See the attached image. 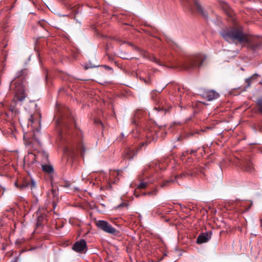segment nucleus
Returning <instances> with one entry per match:
<instances>
[{
	"label": "nucleus",
	"mask_w": 262,
	"mask_h": 262,
	"mask_svg": "<svg viewBox=\"0 0 262 262\" xmlns=\"http://www.w3.org/2000/svg\"><path fill=\"white\" fill-rule=\"evenodd\" d=\"M193 1H194V2H195V0H193Z\"/></svg>",
	"instance_id": "bb28decb"
},
{
	"label": "nucleus",
	"mask_w": 262,
	"mask_h": 262,
	"mask_svg": "<svg viewBox=\"0 0 262 262\" xmlns=\"http://www.w3.org/2000/svg\"><path fill=\"white\" fill-rule=\"evenodd\" d=\"M148 194L149 195H155L156 194V191L149 192L148 193Z\"/></svg>",
	"instance_id": "aec40b11"
},
{
	"label": "nucleus",
	"mask_w": 262,
	"mask_h": 262,
	"mask_svg": "<svg viewBox=\"0 0 262 262\" xmlns=\"http://www.w3.org/2000/svg\"><path fill=\"white\" fill-rule=\"evenodd\" d=\"M258 112L262 114V98H260L257 101Z\"/></svg>",
	"instance_id": "4468645a"
},
{
	"label": "nucleus",
	"mask_w": 262,
	"mask_h": 262,
	"mask_svg": "<svg viewBox=\"0 0 262 262\" xmlns=\"http://www.w3.org/2000/svg\"><path fill=\"white\" fill-rule=\"evenodd\" d=\"M177 179V177L174 179L170 178L168 180L164 181L163 183L161 185V187H164L169 186L171 184H173L175 182Z\"/></svg>",
	"instance_id": "9d476101"
},
{
	"label": "nucleus",
	"mask_w": 262,
	"mask_h": 262,
	"mask_svg": "<svg viewBox=\"0 0 262 262\" xmlns=\"http://www.w3.org/2000/svg\"><path fill=\"white\" fill-rule=\"evenodd\" d=\"M135 155V153L133 150H129L126 152L125 157L126 158L132 159L133 158Z\"/></svg>",
	"instance_id": "2eb2a0df"
},
{
	"label": "nucleus",
	"mask_w": 262,
	"mask_h": 262,
	"mask_svg": "<svg viewBox=\"0 0 262 262\" xmlns=\"http://www.w3.org/2000/svg\"><path fill=\"white\" fill-rule=\"evenodd\" d=\"M96 226L105 232L117 235L119 231L113 228L108 222L103 220H99L96 222Z\"/></svg>",
	"instance_id": "20e7f679"
},
{
	"label": "nucleus",
	"mask_w": 262,
	"mask_h": 262,
	"mask_svg": "<svg viewBox=\"0 0 262 262\" xmlns=\"http://www.w3.org/2000/svg\"><path fill=\"white\" fill-rule=\"evenodd\" d=\"M152 60L153 61H154L155 62H156V63H158V64H160V65H162V64L160 63V62L159 60V59H157L156 57H152Z\"/></svg>",
	"instance_id": "a211bd4d"
},
{
	"label": "nucleus",
	"mask_w": 262,
	"mask_h": 262,
	"mask_svg": "<svg viewBox=\"0 0 262 262\" xmlns=\"http://www.w3.org/2000/svg\"><path fill=\"white\" fill-rule=\"evenodd\" d=\"M198 15H201L204 19H207V14L206 12L203 9L201 6L199 5L198 3Z\"/></svg>",
	"instance_id": "1a4fd4ad"
},
{
	"label": "nucleus",
	"mask_w": 262,
	"mask_h": 262,
	"mask_svg": "<svg viewBox=\"0 0 262 262\" xmlns=\"http://www.w3.org/2000/svg\"><path fill=\"white\" fill-rule=\"evenodd\" d=\"M42 170L48 173H51L53 171V168L49 165H43L42 166Z\"/></svg>",
	"instance_id": "9b49d317"
},
{
	"label": "nucleus",
	"mask_w": 262,
	"mask_h": 262,
	"mask_svg": "<svg viewBox=\"0 0 262 262\" xmlns=\"http://www.w3.org/2000/svg\"><path fill=\"white\" fill-rule=\"evenodd\" d=\"M86 248V243L84 239L76 242L73 246V249L77 252H83Z\"/></svg>",
	"instance_id": "0eeeda50"
},
{
	"label": "nucleus",
	"mask_w": 262,
	"mask_h": 262,
	"mask_svg": "<svg viewBox=\"0 0 262 262\" xmlns=\"http://www.w3.org/2000/svg\"><path fill=\"white\" fill-rule=\"evenodd\" d=\"M241 167L242 169L247 172L252 173L254 171L253 162L250 157H247L243 160Z\"/></svg>",
	"instance_id": "39448f33"
},
{
	"label": "nucleus",
	"mask_w": 262,
	"mask_h": 262,
	"mask_svg": "<svg viewBox=\"0 0 262 262\" xmlns=\"http://www.w3.org/2000/svg\"><path fill=\"white\" fill-rule=\"evenodd\" d=\"M51 192H52V194L53 197H55L57 195V192H56V190L53 189L52 190Z\"/></svg>",
	"instance_id": "6ab92c4d"
},
{
	"label": "nucleus",
	"mask_w": 262,
	"mask_h": 262,
	"mask_svg": "<svg viewBox=\"0 0 262 262\" xmlns=\"http://www.w3.org/2000/svg\"><path fill=\"white\" fill-rule=\"evenodd\" d=\"M220 34L226 41L229 42L237 41L241 44L246 43L247 48L253 51L258 50L261 46V42L257 37L244 33L242 28L225 29Z\"/></svg>",
	"instance_id": "f257e3e1"
},
{
	"label": "nucleus",
	"mask_w": 262,
	"mask_h": 262,
	"mask_svg": "<svg viewBox=\"0 0 262 262\" xmlns=\"http://www.w3.org/2000/svg\"><path fill=\"white\" fill-rule=\"evenodd\" d=\"M29 122H31V124H32L33 122V118L32 116H30V118L29 119Z\"/></svg>",
	"instance_id": "412c9836"
},
{
	"label": "nucleus",
	"mask_w": 262,
	"mask_h": 262,
	"mask_svg": "<svg viewBox=\"0 0 262 262\" xmlns=\"http://www.w3.org/2000/svg\"><path fill=\"white\" fill-rule=\"evenodd\" d=\"M254 77V75H253V76H252L249 78H247L245 80V82L247 84L246 88H248L249 86H250L252 80L253 79Z\"/></svg>",
	"instance_id": "dca6fc26"
},
{
	"label": "nucleus",
	"mask_w": 262,
	"mask_h": 262,
	"mask_svg": "<svg viewBox=\"0 0 262 262\" xmlns=\"http://www.w3.org/2000/svg\"><path fill=\"white\" fill-rule=\"evenodd\" d=\"M212 232L211 231H207L201 233L198 236V244L207 243L211 238Z\"/></svg>",
	"instance_id": "423d86ee"
},
{
	"label": "nucleus",
	"mask_w": 262,
	"mask_h": 262,
	"mask_svg": "<svg viewBox=\"0 0 262 262\" xmlns=\"http://www.w3.org/2000/svg\"><path fill=\"white\" fill-rule=\"evenodd\" d=\"M25 70H21L17 74V78L14 79L10 83V88L13 90L15 93V96L17 99L22 101L27 97V93L24 86L21 82V78H19L23 76Z\"/></svg>",
	"instance_id": "f03ea898"
},
{
	"label": "nucleus",
	"mask_w": 262,
	"mask_h": 262,
	"mask_svg": "<svg viewBox=\"0 0 262 262\" xmlns=\"http://www.w3.org/2000/svg\"><path fill=\"white\" fill-rule=\"evenodd\" d=\"M207 57L203 54L198 55V67L207 64Z\"/></svg>",
	"instance_id": "6e6552de"
},
{
	"label": "nucleus",
	"mask_w": 262,
	"mask_h": 262,
	"mask_svg": "<svg viewBox=\"0 0 262 262\" xmlns=\"http://www.w3.org/2000/svg\"><path fill=\"white\" fill-rule=\"evenodd\" d=\"M108 69H110V70H112V68H109V67H107Z\"/></svg>",
	"instance_id": "393cba45"
},
{
	"label": "nucleus",
	"mask_w": 262,
	"mask_h": 262,
	"mask_svg": "<svg viewBox=\"0 0 262 262\" xmlns=\"http://www.w3.org/2000/svg\"><path fill=\"white\" fill-rule=\"evenodd\" d=\"M189 68V67H188L187 66H184V67H183V69H188Z\"/></svg>",
	"instance_id": "4be33fe9"
},
{
	"label": "nucleus",
	"mask_w": 262,
	"mask_h": 262,
	"mask_svg": "<svg viewBox=\"0 0 262 262\" xmlns=\"http://www.w3.org/2000/svg\"><path fill=\"white\" fill-rule=\"evenodd\" d=\"M158 109H159V110H164V108H163V107H160L159 106Z\"/></svg>",
	"instance_id": "b1692460"
},
{
	"label": "nucleus",
	"mask_w": 262,
	"mask_h": 262,
	"mask_svg": "<svg viewBox=\"0 0 262 262\" xmlns=\"http://www.w3.org/2000/svg\"><path fill=\"white\" fill-rule=\"evenodd\" d=\"M85 148L82 147L81 152H83L85 151Z\"/></svg>",
	"instance_id": "5701e85b"
},
{
	"label": "nucleus",
	"mask_w": 262,
	"mask_h": 262,
	"mask_svg": "<svg viewBox=\"0 0 262 262\" xmlns=\"http://www.w3.org/2000/svg\"><path fill=\"white\" fill-rule=\"evenodd\" d=\"M25 187H30L31 189H33V188H35L36 187V183H35V181L33 179H31V182L30 183L27 184L26 186L23 185L20 188L22 189Z\"/></svg>",
	"instance_id": "f8f14e48"
},
{
	"label": "nucleus",
	"mask_w": 262,
	"mask_h": 262,
	"mask_svg": "<svg viewBox=\"0 0 262 262\" xmlns=\"http://www.w3.org/2000/svg\"><path fill=\"white\" fill-rule=\"evenodd\" d=\"M148 185V183L147 182H141L138 185L137 188L138 189H145Z\"/></svg>",
	"instance_id": "ddd939ff"
},
{
	"label": "nucleus",
	"mask_w": 262,
	"mask_h": 262,
	"mask_svg": "<svg viewBox=\"0 0 262 262\" xmlns=\"http://www.w3.org/2000/svg\"><path fill=\"white\" fill-rule=\"evenodd\" d=\"M155 110H158L157 107H155Z\"/></svg>",
	"instance_id": "a878e982"
},
{
	"label": "nucleus",
	"mask_w": 262,
	"mask_h": 262,
	"mask_svg": "<svg viewBox=\"0 0 262 262\" xmlns=\"http://www.w3.org/2000/svg\"><path fill=\"white\" fill-rule=\"evenodd\" d=\"M198 95L201 96L208 101H212L218 98L219 94L214 90L200 89Z\"/></svg>",
	"instance_id": "7ed1b4c3"
},
{
	"label": "nucleus",
	"mask_w": 262,
	"mask_h": 262,
	"mask_svg": "<svg viewBox=\"0 0 262 262\" xmlns=\"http://www.w3.org/2000/svg\"><path fill=\"white\" fill-rule=\"evenodd\" d=\"M119 174V172L118 171H112L111 172V174H110V176H111V179H113L114 178V177H116L117 176H118Z\"/></svg>",
	"instance_id": "f3484780"
}]
</instances>
